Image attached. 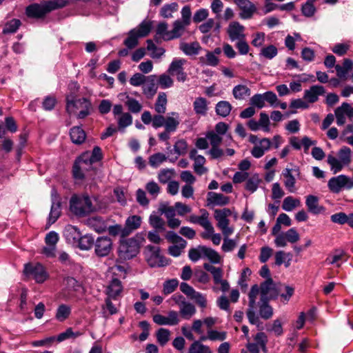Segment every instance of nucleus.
Listing matches in <instances>:
<instances>
[{"label":"nucleus","instance_id":"f257e3e1","mask_svg":"<svg viewBox=\"0 0 353 353\" xmlns=\"http://www.w3.org/2000/svg\"><path fill=\"white\" fill-rule=\"evenodd\" d=\"M66 5L65 0H50L43 1L40 3H33L26 8L25 14L30 19H41L51 11L62 8Z\"/></svg>","mask_w":353,"mask_h":353},{"label":"nucleus","instance_id":"f03ea898","mask_svg":"<svg viewBox=\"0 0 353 353\" xmlns=\"http://www.w3.org/2000/svg\"><path fill=\"white\" fill-rule=\"evenodd\" d=\"M152 28V22L143 20L137 28L129 31L123 43L128 49L134 48L139 43V39L147 37Z\"/></svg>","mask_w":353,"mask_h":353},{"label":"nucleus","instance_id":"7ed1b4c3","mask_svg":"<svg viewBox=\"0 0 353 353\" xmlns=\"http://www.w3.org/2000/svg\"><path fill=\"white\" fill-rule=\"evenodd\" d=\"M352 161V150L347 146H343L337 152V157L329 154L327 162L334 174L341 171L343 168L350 164Z\"/></svg>","mask_w":353,"mask_h":353},{"label":"nucleus","instance_id":"20e7f679","mask_svg":"<svg viewBox=\"0 0 353 353\" xmlns=\"http://www.w3.org/2000/svg\"><path fill=\"white\" fill-rule=\"evenodd\" d=\"M259 294H260V316L265 320H268L273 315V309L268 302L277 297V288H259Z\"/></svg>","mask_w":353,"mask_h":353},{"label":"nucleus","instance_id":"39448f33","mask_svg":"<svg viewBox=\"0 0 353 353\" xmlns=\"http://www.w3.org/2000/svg\"><path fill=\"white\" fill-rule=\"evenodd\" d=\"M66 111L71 114L75 113L77 110H80L77 114V117L80 119H85L91 113L92 103L87 98H81L77 99H70L66 98Z\"/></svg>","mask_w":353,"mask_h":353},{"label":"nucleus","instance_id":"423d86ee","mask_svg":"<svg viewBox=\"0 0 353 353\" xmlns=\"http://www.w3.org/2000/svg\"><path fill=\"white\" fill-rule=\"evenodd\" d=\"M70 210L77 216H84L93 210V207L88 196L73 195L70 200Z\"/></svg>","mask_w":353,"mask_h":353},{"label":"nucleus","instance_id":"0eeeda50","mask_svg":"<svg viewBox=\"0 0 353 353\" xmlns=\"http://www.w3.org/2000/svg\"><path fill=\"white\" fill-rule=\"evenodd\" d=\"M140 242L135 238L121 241L118 254L121 260H128L137 256L139 252Z\"/></svg>","mask_w":353,"mask_h":353},{"label":"nucleus","instance_id":"6e6552de","mask_svg":"<svg viewBox=\"0 0 353 353\" xmlns=\"http://www.w3.org/2000/svg\"><path fill=\"white\" fill-rule=\"evenodd\" d=\"M267 102L271 107L276 108L279 105V99L272 91H267L263 94H255L250 100V103L254 108L261 109L265 106Z\"/></svg>","mask_w":353,"mask_h":353},{"label":"nucleus","instance_id":"1a4fd4ad","mask_svg":"<svg viewBox=\"0 0 353 353\" xmlns=\"http://www.w3.org/2000/svg\"><path fill=\"white\" fill-rule=\"evenodd\" d=\"M232 214L229 208L216 209L214 219L217 221V227L221 230L224 236H228L234 232L232 228L229 227L230 220L228 219Z\"/></svg>","mask_w":353,"mask_h":353},{"label":"nucleus","instance_id":"9d476101","mask_svg":"<svg viewBox=\"0 0 353 353\" xmlns=\"http://www.w3.org/2000/svg\"><path fill=\"white\" fill-rule=\"evenodd\" d=\"M165 239L174 244L168 248V253L174 257L180 256L187 245V241L173 231L167 232Z\"/></svg>","mask_w":353,"mask_h":353},{"label":"nucleus","instance_id":"9b49d317","mask_svg":"<svg viewBox=\"0 0 353 353\" xmlns=\"http://www.w3.org/2000/svg\"><path fill=\"white\" fill-rule=\"evenodd\" d=\"M327 185L334 193H339L343 188L351 189L353 188V176L351 179L346 175L341 174L332 177L329 180Z\"/></svg>","mask_w":353,"mask_h":353},{"label":"nucleus","instance_id":"f8f14e48","mask_svg":"<svg viewBox=\"0 0 353 353\" xmlns=\"http://www.w3.org/2000/svg\"><path fill=\"white\" fill-rule=\"evenodd\" d=\"M24 273L32 277L39 283H43L48 277L45 268L41 263H28L25 265Z\"/></svg>","mask_w":353,"mask_h":353},{"label":"nucleus","instance_id":"ddd939ff","mask_svg":"<svg viewBox=\"0 0 353 353\" xmlns=\"http://www.w3.org/2000/svg\"><path fill=\"white\" fill-rule=\"evenodd\" d=\"M186 63L184 59L175 58L171 62L168 73L172 76H176L177 81L184 82L187 79V74L184 72L183 65Z\"/></svg>","mask_w":353,"mask_h":353},{"label":"nucleus","instance_id":"4468645a","mask_svg":"<svg viewBox=\"0 0 353 353\" xmlns=\"http://www.w3.org/2000/svg\"><path fill=\"white\" fill-rule=\"evenodd\" d=\"M94 252L97 256H108L112 249V242L108 236L98 237L94 242Z\"/></svg>","mask_w":353,"mask_h":353},{"label":"nucleus","instance_id":"2eb2a0df","mask_svg":"<svg viewBox=\"0 0 353 353\" xmlns=\"http://www.w3.org/2000/svg\"><path fill=\"white\" fill-rule=\"evenodd\" d=\"M52 205L48 217V223L52 225L59 218L61 214V203L60 198L55 190L51 194Z\"/></svg>","mask_w":353,"mask_h":353},{"label":"nucleus","instance_id":"dca6fc26","mask_svg":"<svg viewBox=\"0 0 353 353\" xmlns=\"http://www.w3.org/2000/svg\"><path fill=\"white\" fill-rule=\"evenodd\" d=\"M334 113L338 125H343L345 123V116L353 119V108L347 103H343L335 110Z\"/></svg>","mask_w":353,"mask_h":353},{"label":"nucleus","instance_id":"f3484780","mask_svg":"<svg viewBox=\"0 0 353 353\" xmlns=\"http://www.w3.org/2000/svg\"><path fill=\"white\" fill-rule=\"evenodd\" d=\"M203 268L205 270L212 274L215 285H220L221 287L223 288L229 287L228 282L223 279V271L222 268H216L210 263H204Z\"/></svg>","mask_w":353,"mask_h":353},{"label":"nucleus","instance_id":"a211bd4d","mask_svg":"<svg viewBox=\"0 0 353 353\" xmlns=\"http://www.w3.org/2000/svg\"><path fill=\"white\" fill-rule=\"evenodd\" d=\"M259 295V288H251L249 293V309L247 311V316L250 323L257 325L259 317L256 316L254 309L255 307L256 296Z\"/></svg>","mask_w":353,"mask_h":353},{"label":"nucleus","instance_id":"6ab92c4d","mask_svg":"<svg viewBox=\"0 0 353 353\" xmlns=\"http://www.w3.org/2000/svg\"><path fill=\"white\" fill-rule=\"evenodd\" d=\"M234 3L241 10L239 15L243 19L252 18L256 10L255 5L249 0H234Z\"/></svg>","mask_w":353,"mask_h":353},{"label":"nucleus","instance_id":"aec40b11","mask_svg":"<svg viewBox=\"0 0 353 353\" xmlns=\"http://www.w3.org/2000/svg\"><path fill=\"white\" fill-rule=\"evenodd\" d=\"M245 28L237 21H233L228 26V34L232 41L245 38Z\"/></svg>","mask_w":353,"mask_h":353},{"label":"nucleus","instance_id":"412c9836","mask_svg":"<svg viewBox=\"0 0 353 353\" xmlns=\"http://www.w3.org/2000/svg\"><path fill=\"white\" fill-rule=\"evenodd\" d=\"M325 90L322 85H312L304 92L303 99L308 103H315L319 100V97L325 94Z\"/></svg>","mask_w":353,"mask_h":353},{"label":"nucleus","instance_id":"4be33fe9","mask_svg":"<svg viewBox=\"0 0 353 353\" xmlns=\"http://www.w3.org/2000/svg\"><path fill=\"white\" fill-rule=\"evenodd\" d=\"M271 141L268 138H263L259 141V144L256 145L252 150L251 154L255 158H261L265 152L271 147Z\"/></svg>","mask_w":353,"mask_h":353},{"label":"nucleus","instance_id":"5701e85b","mask_svg":"<svg viewBox=\"0 0 353 353\" xmlns=\"http://www.w3.org/2000/svg\"><path fill=\"white\" fill-rule=\"evenodd\" d=\"M141 224V218L137 215L129 216L125 221L123 236L129 235L132 231L138 229Z\"/></svg>","mask_w":353,"mask_h":353},{"label":"nucleus","instance_id":"b1692460","mask_svg":"<svg viewBox=\"0 0 353 353\" xmlns=\"http://www.w3.org/2000/svg\"><path fill=\"white\" fill-rule=\"evenodd\" d=\"M292 169L286 168L283 170L282 175L284 177L283 183L285 188L288 192L294 193L296 191V188L295 187L296 179L292 175Z\"/></svg>","mask_w":353,"mask_h":353},{"label":"nucleus","instance_id":"393cba45","mask_svg":"<svg viewBox=\"0 0 353 353\" xmlns=\"http://www.w3.org/2000/svg\"><path fill=\"white\" fill-rule=\"evenodd\" d=\"M207 201L208 204L222 206L227 205L229 203L230 199L228 196H224L222 194L209 192L208 193Z\"/></svg>","mask_w":353,"mask_h":353},{"label":"nucleus","instance_id":"a878e982","mask_svg":"<svg viewBox=\"0 0 353 353\" xmlns=\"http://www.w3.org/2000/svg\"><path fill=\"white\" fill-rule=\"evenodd\" d=\"M176 301H181L180 313L183 318L189 319L196 312L195 307L191 303H185L183 296L179 295Z\"/></svg>","mask_w":353,"mask_h":353},{"label":"nucleus","instance_id":"bb28decb","mask_svg":"<svg viewBox=\"0 0 353 353\" xmlns=\"http://www.w3.org/2000/svg\"><path fill=\"white\" fill-rule=\"evenodd\" d=\"M188 25L185 24L180 20H176L173 23V28L169 33H167V37H165V41L176 39L180 37Z\"/></svg>","mask_w":353,"mask_h":353},{"label":"nucleus","instance_id":"cd10ccee","mask_svg":"<svg viewBox=\"0 0 353 353\" xmlns=\"http://www.w3.org/2000/svg\"><path fill=\"white\" fill-rule=\"evenodd\" d=\"M201 47L199 42L194 41L192 43L181 42L179 46V49L186 55L192 56L199 54Z\"/></svg>","mask_w":353,"mask_h":353},{"label":"nucleus","instance_id":"c85d7f7f","mask_svg":"<svg viewBox=\"0 0 353 353\" xmlns=\"http://www.w3.org/2000/svg\"><path fill=\"white\" fill-rule=\"evenodd\" d=\"M70 136L72 143L80 145L86 138L85 131L80 126H74L70 130Z\"/></svg>","mask_w":353,"mask_h":353},{"label":"nucleus","instance_id":"c756f323","mask_svg":"<svg viewBox=\"0 0 353 353\" xmlns=\"http://www.w3.org/2000/svg\"><path fill=\"white\" fill-rule=\"evenodd\" d=\"M181 291L189 296L190 299H194L196 303L201 307H205L207 303L205 298L199 292L194 290V288H181Z\"/></svg>","mask_w":353,"mask_h":353},{"label":"nucleus","instance_id":"7c9ffc66","mask_svg":"<svg viewBox=\"0 0 353 353\" xmlns=\"http://www.w3.org/2000/svg\"><path fill=\"white\" fill-rule=\"evenodd\" d=\"M63 234L66 239L74 244L78 242L81 234L79 229L76 226L72 225H68L65 226Z\"/></svg>","mask_w":353,"mask_h":353},{"label":"nucleus","instance_id":"2f4dec72","mask_svg":"<svg viewBox=\"0 0 353 353\" xmlns=\"http://www.w3.org/2000/svg\"><path fill=\"white\" fill-rule=\"evenodd\" d=\"M353 68V62L350 59H345L343 62V65H336L335 70L336 75L339 79H345L346 76L350 70Z\"/></svg>","mask_w":353,"mask_h":353},{"label":"nucleus","instance_id":"473e14b6","mask_svg":"<svg viewBox=\"0 0 353 353\" xmlns=\"http://www.w3.org/2000/svg\"><path fill=\"white\" fill-rule=\"evenodd\" d=\"M305 204L307 207V210L312 214H319L323 210V208L319 206V199L317 196L314 195H308L306 197Z\"/></svg>","mask_w":353,"mask_h":353},{"label":"nucleus","instance_id":"72a5a7b5","mask_svg":"<svg viewBox=\"0 0 353 353\" xmlns=\"http://www.w3.org/2000/svg\"><path fill=\"white\" fill-rule=\"evenodd\" d=\"M146 249L148 252L147 255V261L148 264L151 267H156L160 253L159 247L148 245Z\"/></svg>","mask_w":353,"mask_h":353},{"label":"nucleus","instance_id":"f704fd0d","mask_svg":"<svg viewBox=\"0 0 353 353\" xmlns=\"http://www.w3.org/2000/svg\"><path fill=\"white\" fill-rule=\"evenodd\" d=\"M133 118L128 112H125L121 116L117 117L118 130L123 131L127 127L132 124Z\"/></svg>","mask_w":353,"mask_h":353},{"label":"nucleus","instance_id":"c9c22d12","mask_svg":"<svg viewBox=\"0 0 353 353\" xmlns=\"http://www.w3.org/2000/svg\"><path fill=\"white\" fill-rule=\"evenodd\" d=\"M149 223L154 230L164 232L165 230V222L159 215L152 213L149 216Z\"/></svg>","mask_w":353,"mask_h":353},{"label":"nucleus","instance_id":"e433bc0d","mask_svg":"<svg viewBox=\"0 0 353 353\" xmlns=\"http://www.w3.org/2000/svg\"><path fill=\"white\" fill-rule=\"evenodd\" d=\"M168 103L167 95L165 92H160L154 103V110L158 114H165Z\"/></svg>","mask_w":353,"mask_h":353},{"label":"nucleus","instance_id":"4c0bfd02","mask_svg":"<svg viewBox=\"0 0 353 353\" xmlns=\"http://www.w3.org/2000/svg\"><path fill=\"white\" fill-rule=\"evenodd\" d=\"M125 105L128 108V112L132 114H139L143 108L142 104L139 101L129 96L126 97Z\"/></svg>","mask_w":353,"mask_h":353},{"label":"nucleus","instance_id":"58836bf2","mask_svg":"<svg viewBox=\"0 0 353 353\" xmlns=\"http://www.w3.org/2000/svg\"><path fill=\"white\" fill-rule=\"evenodd\" d=\"M214 28V31L219 32L221 28L219 23H215L213 19H209L205 22L201 24L199 30L201 32L206 34Z\"/></svg>","mask_w":353,"mask_h":353},{"label":"nucleus","instance_id":"ea45409f","mask_svg":"<svg viewBox=\"0 0 353 353\" xmlns=\"http://www.w3.org/2000/svg\"><path fill=\"white\" fill-rule=\"evenodd\" d=\"M179 6L177 3L173 2L171 3L165 4L160 10L159 14L163 18L172 17V13L178 10Z\"/></svg>","mask_w":353,"mask_h":353},{"label":"nucleus","instance_id":"a19ab883","mask_svg":"<svg viewBox=\"0 0 353 353\" xmlns=\"http://www.w3.org/2000/svg\"><path fill=\"white\" fill-rule=\"evenodd\" d=\"M156 76L151 75L148 77V79H151V82L149 84L143 85V93L147 97L148 99H151L157 92V87L154 83Z\"/></svg>","mask_w":353,"mask_h":353},{"label":"nucleus","instance_id":"79ce46f5","mask_svg":"<svg viewBox=\"0 0 353 353\" xmlns=\"http://www.w3.org/2000/svg\"><path fill=\"white\" fill-rule=\"evenodd\" d=\"M194 110L197 114L205 115L207 112V101L203 97H198L193 103Z\"/></svg>","mask_w":353,"mask_h":353},{"label":"nucleus","instance_id":"37998d69","mask_svg":"<svg viewBox=\"0 0 353 353\" xmlns=\"http://www.w3.org/2000/svg\"><path fill=\"white\" fill-rule=\"evenodd\" d=\"M301 205V201L299 199H295L291 196L284 199L282 204V208L287 212L292 211L295 208Z\"/></svg>","mask_w":353,"mask_h":353},{"label":"nucleus","instance_id":"c03bdc74","mask_svg":"<svg viewBox=\"0 0 353 353\" xmlns=\"http://www.w3.org/2000/svg\"><path fill=\"white\" fill-rule=\"evenodd\" d=\"M77 243H78V246L81 250H88L94 244V240L90 234L81 235Z\"/></svg>","mask_w":353,"mask_h":353},{"label":"nucleus","instance_id":"a18cd8bd","mask_svg":"<svg viewBox=\"0 0 353 353\" xmlns=\"http://www.w3.org/2000/svg\"><path fill=\"white\" fill-rule=\"evenodd\" d=\"M216 112L218 115L225 117L230 113L231 104L226 101H221L216 105Z\"/></svg>","mask_w":353,"mask_h":353},{"label":"nucleus","instance_id":"49530a36","mask_svg":"<svg viewBox=\"0 0 353 353\" xmlns=\"http://www.w3.org/2000/svg\"><path fill=\"white\" fill-rule=\"evenodd\" d=\"M232 94L236 99L241 100L250 95V90L245 85H237L233 88Z\"/></svg>","mask_w":353,"mask_h":353},{"label":"nucleus","instance_id":"de8ad7c7","mask_svg":"<svg viewBox=\"0 0 353 353\" xmlns=\"http://www.w3.org/2000/svg\"><path fill=\"white\" fill-rule=\"evenodd\" d=\"M145 190L148 192L152 199H157L161 192V187L154 181H148L145 185Z\"/></svg>","mask_w":353,"mask_h":353},{"label":"nucleus","instance_id":"09e8293b","mask_svg":"<svg viewBox=\"0 0 353 353\" xmlns=\"http://www.w3.org/2000/svg\"><path fill=\"white\" fill-rule=\"evenodd\" d=\"M137 202L143 208H148L150 199L147 197L146 192L141 188H139L135 194Z\"/></svg>","mask_w":353,"mask_h":353},{"label":"nucleus","instance_id":"8fccbe9b","mask_svg":"<svg viewBox=\"0 0 353 353\" xmlns=\"http://www.w3.org/2000/svg\"><path fill=\"white\" fill-rule=\"evenodd\" d=\"M71 313L70 307L65 304L60 305L57 310L56 319L62 322L64 321Z\"/></svg>","mask_w":353,"mask_h":353},{"label":"nucleus","instance_id":"3c124183","mask_svg":"<svg viewBox=\"0 0 353 353\" xmlns=\"http://www.w3.org/2000/svg\"><path fill=\"white\" fill-rule=\"evenodd\" d=\"M21 25V22L19 19H13L8 22H7L3 29V33L4 34H11L14 33L19 29L20 26Z\"/></svg>","mask_w":353,"mask_h":353},{"label":"nucleus","instance_id":"603ef678","mask_svg":"<svg viewBox=\"0 0 353 353\" xmlns=\"http://www.w3.org/2000/svg\"><path fill=\"white\" fill-rule=\"evenodd\" d=\"M201 215L199 216L198 224L203 227L205 230L212 232L213 226L208 219L209 213L205 209L201 210Z\"/></svg>","mask_w":353,"mask_h":353},{"label":"nucleus","instance_id":"864d4df0","mask_svg":"<svg viewBox=\"0 0 353 353\" xmlns=\"http://www.w3.org/2000/svg\"><path fill=\"white\" fill-rule=\"evenodd\" d=\"M188 353H212L210 347L196 341L192 343Z\"/></svg>","mask_w":353,"mask_h":353},{"label":"nucleus","instance_id":"5fc2aeb1","mask_svg":"<svg viewBox=\"0 0 353 353\" xmlns=\"http://www.w3.org/2000/svg\"><path fill=\"white\" fill-rule=\"evenodd\" d=\"M174 174V172L172 169H162L159 172L157 178L161 183L165 184L170 182Z\"/></svg>","mask_w":353,"mask_h":353},{"label":"nucleus","instance_id":"6e6d98bb","mask_svg":"<svg viewBox=\"0 0 353 353\" xmlns=\"http://www.w3.org/2000/svg\"><path fill=\"white\" fill-rule=\"evenodd\" d=\"M76 162H79V165L84 167L86 170H90L94 162L89 156V152H85L80 155L76 160Z\"/></svg>","mask_w":353,"mask_h":353},{"label":"nucleus","instance_id":"4d7b16f0","mask_svg":"<svg viewBox=\"0 0 353 353\" xmlns=\"http://www.w3.org/2000/svg\"><path fill=\"white\" fill-rule=\"evenodd\" d=\"M166 160L167 157L164 154L157 152L150 157L149 164L152 168H157Z\"/></svg>","mask_w":353,"mask_h":353},{"label":"nucleus","instance_id":"13d9d810","mask_svg":"<svg viewBox=\"0 0 353 353\" xmlns=\"http://www.w3.org/2000/svg\"><path fill=\"white\" fill-rule=\"evenodd\" d=\"M260 182L261 179L259 176L257 174H254L247 179L245 183V189L251 193H253L257 190Z\"/></svg>","mask_w":353,"mask_h":353},{"label":"nucleus","instance_id":"bf43d9fd","mask_svg":"<svg viewBox=\"0 0 353 353\" xmlns=\"http://www.w3.org/2000/svg\"><path fill=\"white\" fill-rule=\"evenodd\" d=\"M159 212L164 214L167 219L173 218L176 215V210L174 206H170L166 203H161L159 208Z\"/></svg>","mask_w":353,"mask_h":353},{"label":"nucleus","instance_id":"052dcab7","mask_svg":"<svg viewBox=\"0 0 353 353\" xmlns=\"http://www.w3.org/2000/svg\"><path fill=\"white\" fill-rule=\"evenodd\" d=\"M203 256L207 257L212 263H219L221 261V257L219 253L214 250L207 248L206 246L203 248Z\"/></svg>","mask_w":353,"mask_h":353},{"label":"nucleus","instance_id":"680f3d73","mask_svg":"<svg viewBox=\"0 0 353 353\" xmlns=\"http://www.w3.org/2000/svg\"><path fill=\"white\" fill-rule=\"evenodd\" d=\"M204 245H199L196 248H191L189 250L188 256L193 262L198 261L202 256H203Z\"/></svg>","mask_w":353,"mask_h":353},{"label":"nucleus","instance_id":"e2e57ef3","mask_svg":"<svg viewBox=\"0 0 353 353\" xmlns=\"http://www.w3.org/2000/svg\"><path fill=\"white\" fill-rule=\"evenodd\" d=\"M121 292L122 288H106L105 291L104 292L105 294L106 295V298L105 299H109L112 301H119L121 298Z\"/></svg>","mask_w":353,"mask_h":353},{"label":"nucleus","instance_id":"0e129e2a","mask_svg":"<svg viewBox=\"0 0 353 353\" xmlns=\"http://www.w3.org/2000/svg\"><path fill=\"white\" fill-rule=\"evenodd\" d=\"M179 125V121L178 119L173 117H167L165 119L164 128L167 132H174L176 130Z\"/></svg>","mask_w":353,"mask_h":353},{"label":"nucleus","instance_id":"69168bd1","mask_svg":"<svg viewBox=\"0 0 353 353\" xmlns=\"http://www.w3.org/2000/svg\"><path fill=\"white\" fill-rule=\"evenodd\" d=\"M158 84L162 89H166L173 85L174 81L170 74L164 73L159 77Z\"/></svg>","mask_w":353,"mask_h":353},{"label":"nucleus","instance_id":"338daca9","mask_svg":"<svg viewBox=\"0 0 353 353\" xmlns=\"http://www.w3.org/2000/svg\"><path fill=\"white\" fill-rule=\"evenodd\" d=\"M87 171L84 167L79 165V162L74 161L72 167V175L75 179L83 180L85 178L84 172Z\"/></svg>","mask_w":353,"mask_h":353},{"label":"nucleus","instance_id":"774afa93","mask_svg":"<svg viewBox=\"0 0 353 353\" xmlns=\"http://www.w3.org/2000/svg\"><path fill=\"white\" fill-rule=\"evenodd\" d=\"M277 48L273 45H270L267 47L261 48L260 55L264 57L266 59H272L277 54Z\"/></svg>","mask_w":353,"mask_h":353}]
</instances>
